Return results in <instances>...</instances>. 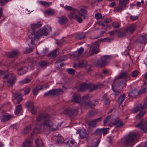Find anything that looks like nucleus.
<instances>
[{
    "instance_id": "72a5a7b5",
    "label": "nucleus",
    "mask_w": 147,
    "mask_h": 147,
    "mask_svg": "<svg viewBox=\"0 0 147 147\" xmlns=\"http://www.w3.org/2000/svg\"><path fill=\"white\" fill-rule=\"evenodd\" d=\"M35 142L36 147H43V144L41 140L37 139L35 140Z\"/></svg>"
},
{
    "instance_id": "0eeeda50",
    "label": "nucleus",
    "mask_w": 147,
    "mask_h": 147,
    "mask_svg": "<svg viewBox=\"0 0 147 147\" xmlns=\"http://www.w3.org/2000/svg\"><path fill=\"white\" fill-rule=\"evenodd\" d=\"M123 125V123L118 118L113 119L111 123H109V126L112 127L114 125L116 127H121Z\"/></svg>"
},
{
    "instance_id": "ea45409f",
    "label": "nucleus",
    "mask_w": 147,
    "mask_h": 147,
    "mask_svg": "<svg viewBox=\"0 0 147 147\" xmlns=\"http://www.w3.org/2000/svg\"><path fill=\"white\" fill-rule=\"evenodd\" d=\"M87 64V61L85 60L81 61L79 63L78 65L80 67L82 68L86 66Z\"/></svg>"
},
{
    "instance_id": "5fc2aeb1",
    "label": "nucleus",
    "mask_w": 147,
    "mask_h": 147,
    "mask_svg": "<svg viewBox=\"0 0 147 147\" xmlns=\"http://www.w3.org/2000/svg\"><path fill=\"white\" fill-rule=\"evenodd\" d=\"M92 66L90 65H86L85 67L86 69L88 72H89L91 71L92 70Z\"/></svg>"
},
{
    "instance_id": "774afa93",
    "label": "nucleus",
    "mask_w": 147,
    "mask_h": 147,
    "mask_svg": "<svg viewBox=\"0 0 147 147\" xmlns=\"http://www.w3.org/2000/svg\"><path fill=\"white\" fill-rule=\"evenodd\" d=\"M142 107L144 109L147 107V97L144 99V102L143 105H142Z\"/></svg>"
},
{
    "instance_id": "6e6552de",
    "label": "nucleus",
    "mask_w": 147,
    "mask_h": 147,
    "mask_svg": "<svg viewBox=\"0 0 147 147\" xmlns=\"http://www.w3.org/2000/svg\"><path fill=\"white\" fill-rule=\"evenodd\" d=\"M99 47L98 43L97 42H95L94 44L91 46L89 53L91 52V53L89 54L88 55H90L93 54L97 53L99 51V49H98Z\"/></svg>"
},
{
    "instance_id": "a18cd8bd",
    "label": "nucleus",
    "mask_w": 147,
    "mask_h": 147,
    "mask_svg": "<svg viewBox=\"0 0 147 147\" xmlns=\"http://www.w3.org/2000/svg\"><path fill=\"white\" fill-rule=\"evenodd\" d=\"M88 125L91 127H95L96 126V123L94 120L89 122Z\"/></svg>"
},
{
    "instance_id": "7c9ffc66",
    "label": "nucleus",
    "mask_w": 147,
    "mask_h": 147,
    "mask_svg": "<svg viewBox=\"0 0 147 147\" xmlns=\"http://www.w3.org/2000/svg\"><path fill=\"white\" fill-rule=\"evenodd\" d=\"M19 54V52L18 51H14L10 52L8 55V56L10 58H13L17 56Z\"/></svg>"
},
{
    "instance_id": "4468645a",
    "label": "nucleus",
    "mask_w": 147,
    "mask_h": 147,
    "mask_svg": "<svg viewBox=\"0 0 147 147\" xmlns=\"http://www.w3.org/2000/svg\"><path fill=\"white\" fill-rule=\"evenodd\" d=\"M13 94L15 99L17 100V104H19L23 100L22 94L21 93L17 92L13 93Z\"/></svg>"
},
{
    "instance_id": "f257e3e1",
    "label": "nucleus",
    "mask_w": 147,
    "mask_h": 147,
    "mask_svg": "<svg viewBox=\"0 0 147 147\" xmlns=\"http://www.w3.org/2000/svg\"><path fill=\"white\" fill-rule=\"evenodd\" d=\"M37 122L42 121L39 125L40 129L43 130L50 131H55L57 127L51 119L50 116L47 113H41L36 117Z\"/></svg>"
},
{
    "instance_id": "b1692460",
    "label": "nucleus",
    "mask_w": 147,
    "mask_h": 147,
    "mask_svg": "<svg viewBox=\"0 0 147 147\" xmlns=\"http://www.w3.org/2000/svg\"><path fill=\"white\" fill-rule=\"evenodd\" d=\"M67 20V18L65 16H63L59 18L58 22L60 25H62L65 24Z\"/></svg>"
},
{
    "instance_id": "4d7b16f0",
    "label": "nucleus",
    "mask_w": 147,
    "mask_h": 147,
    "mask_svg": "<svg viewBox=\"0 0 147 147\" xmlns=\"http://www.w3.org/2000/svg\"><path fill=\"white\" fill-rule=\"evenodd\" d=\"M112 25L113 27L116 28H119L120 26L119 24L117 22H113Z\"/></svg>"
},
{
    "instance_id": "6ab92c4d",
    "label": "nucleus",
    "mask_w": 147,
    "mask_h": 147,
    "mask_svg": "<svg viewBox=\"0 0 147 147\" xmlns=\"http://www.w3.org/2000/svg\"><path fill=\"white\" fill-rule=\"evenodd\" d=\"M92 86L91 88L89 90L90 92H92L98 89L101 88H102L103 85L101 84L94 85L92 83Z\"/></svg>"
},
{
    "instance_id": "864d4df0",
    "label": "nucleus",
    "mask_w": 147,
    "mask_h": 147,
    "mask_svg": "<svg viewBox=\"0 0 147 147\" xmlns=\"http://www.w3.org/2000/svg\"><path fill=\"white\" fill-rule=\"evenodd\" d=\"M33 49L32 48H26L25 49V51H24V53H29L32 52L33 51Z\"/></svg>"
},
{
    "instance_id": "79ce46f5",
    "label": "nucleus",
    "mask_w": 147,
    "mask_h": 147,
    "mask_svg": "<svg viewBox=\"0 0 147 147\" xmlns=\"http://www.w3.org/2000/svg\"><path fill=\"white\" fill-rule=\"evenodd\" d=\"M34 106L33 103L31 102L25 104V107L28 109L31 108Z\"/></svg>"
},
{
    "instance_id": "58836bf2",
    "label": "nucleus",
    "mask_w": 147,
    "mask_h": 147,
    "mask_svg": "<svg viewBox=\"0 0 147 147\" xmlns=\"http://www.w3.org/2000/svg\"><path fill=\"white\" fill-rule=\"evenodd\" d=\"M13 115H4L3 116V118L1 119L2 121H8L11 118L13 117Z\"/></svg>"
},
{
    "instance_id": "603ef678",
    "label": "nucleus",
    "mask_w": 147,
    "mask_h": 147,
    "mask_svg": "<svg viewBox=\"0 0 147 147\" xmlns=\"http://www.w3.org/2000/svg\"><path fill=\"white\" fill-rule=\"evenodd\" d=\"M123 9V6L121 5H120L119 4L118 7L115 8L114 11L116 12H121Z\"/></svg>"
},
{
    "instance_id": "f3484780",
    "label": "nucleus",
    "mask_w": 147,
    "mask_h": 147,
    "mask_svg": "<svg viewBox=\"0 0 147 147\" xmlns=\"http://www.w3.org/2000/svg\"><path fill=\"white\" fill-rule=\"evenodd\" d=\"M129 76V75L127 72L126 71L122 72L120 73L119 76L117 77V78L118 79H126Z\"/></svg>"
},
{
    "instance_id": "13d9d810",
    "label": "nucleus",
    "mask_w": 147,
    "mask_h": 147,
    "mask_svg": "<svg viewBox=\"0 0 147 147\" xmlns=\"http://www.w3.org/2000/svg\"><path fill=\"white\" fill-rule=\"evenodd\" d=\"M102 133L101 129H97L95 131L94 134L96 135H101Z\"/></svg>"
},
{
    "instance_id": "1a4fd4ad",
    "label": "nucleus",
    "mask_w": 147,
    "mask_h": 147,
    "mask_svg": "<svg viewBox=\"0 0 147 147\" xmlns=\"http://www.w3.org/2000/svg\"><path fill=\"white\" fill-rule=\"evenodd\" d=\"M65 114H67L70 117L76 116L78 114L77 110L70 108H68L64 111Z\"/></svg>"
},
{
    "instance_id": "2f4dec72",
    "label": "nucleus",
    "mask_w": 147,
    "mask_h": 147,
    "mask_svg": "<svg viewBox=\"0 0 147 147\" xmlns=\"http://www.w3.org/2000/svg\"><path fill=\"white\" fill-rule=\"evenodd\" d=\"M126 30V32H129L131 33H132L135 30V27L134 26L132 25L127 27Z\"/></svg>"
},
{
    "instance_id": "f704fd0d",
    "label": "nucleus",
    "mask_w": 147,
    "mask_h": 147,
    "mask_svg": "<svg viewBox=\"0 0 147 147\" xmlns=\"http://www.w3.org/2000/svg\"><path fill=\"white\" fill-rule=\"evenodd\" d=\"M26 72V71L24 70V68L23 67H21L18 69L17 73L19 75H23Z\"/></svg>"
},
{
    "instance_id": "37998d69",
    "label": "nucleus",
    "mask_w": 147,
    "mask_h": 147,
    "mask_svg": "<svg viewBox=\"0 0 147 147\" xmlns=\"http://www.w3.org/2000/svg\"><path fill=\"white\" fill-rule=\"evenodd\" d=\"M32 79V78H27L24 80L20 81V84H22L28 83L30 82Z\"/></svg>"
},
{
    "instance_id": "aec40b11",
    "label": "nucleus",
    "mask_w": 147,
    "mask_h": 147,
    "mask_svg": "<svg viewBox=\"0 0 147 147\" xmlns=\"http://www.w3.org/2000/svg\"><path fill=\"white\" fill-rule=\"evenodd\" d=\"M9 74L6 71L0 70V77L3 79H6L9 76Z\"/></svg>"
},
{
    "instance_id": "cd10ccee",
    "label": "nucleus",
    "mask_w": 147,
    "mask_h": 147,
    "mask_svg": "<svg viewBox=\"0 0 147 147\" xmlns=\"http://www.w3.org/2000/svg\"><path fill=\"white\" fill-rule=\"evenodd\" d=\"M42 88V85H38L35 88H34L32 91L34 95L36 96L37 94L39 91L41 90Z\"/></svg>"
},
{
    "instance_id": "5701e85b",
    "label": "nucleus",
    "mask_w": 147,
    "mask_h": 147,
    "mask_svg": "<svg viewBox=\"0 0 147 147\" xmlns=\"http://www.w3.org/2000/svg\"><path fill=\"white\" fill-rule=\"evenodd\" d=\"M84 49L83 47H81L77 51H76L74 53V56L75 57H79L81 56V55L84 53Z\"/></svg>"
},
{
    "instance_id": "e433bc0d",
    "label": "nucleus",
    "mask_w": 147,
    "mask_h": 147,
    "mask_svg": "<svg viewBox=\"0 0 147 147\" xmlns=\"http://www.w3.org/2000/svg\"><path fill=\"white\" fill-rule=\"evenodd\" d=\"M103 100L105 105H109L110 103L109 99L107 97V94H105L103 96Z\"/></svg>"
},
{
    "instance_id": "09e8293b",
    "label": "nucleus",
    "mask_w": 147,
    "mask_h": 147,
    "mask_svg": "<svg viewBox=\"0 0 147 147\" xmlns=\"http://www.w3.org/2000/svg\"><path fill=\"white\" fill-rule=\"evenodd\" d=\"M57 141L59 143H62L64 141V140L63 137L59 135L57 137Z\"/></svg>"
},
{
    "instance_id": "2eb2a0df",
    "label": "nucleus",
    "mask_w": 147,
    "mask_h": 147,
    "mask_svg": "<svg viewBox=\"0 0 147 147\" xmlns=\"http://www.w3.org/2000/svg\"><path fill=\"white\" fill-rule=\"evenodd\" d=\"M147 41V36L146 35H144L140 36L136 39L135 42L137 43H144Z\"/></svg>"
},
{
    "instance_id": "052dcab7",
    "label": "nucleus",
    "mask_w": 147,
    "mask_h": 147,
    "mask_svg": "<svg viewBox=\"0 0 147 147\" xmlns=\"http://www.w3.org/2000/svg\"><path fill=\"white\" fill-rule=\"evenodd\" d=\"M64 8L68 10L69 11H72L71 12H74V9H75L73 8L71 6H68L67 5H66L65 6Z\"/></svg>"
},
{
    "instance_id": "dca6fc26",
    "label": "nucleus",
    "mask_w": 147,
    "mask_h": 147,
    "mask_svg": "<svg viewBox=\"0 0 147 147\" xmlns=\"http://www.w3.org/2000/svg\"><path fill=\"white\" fill-rule=\"evenodd\" d=\"M59 54V52L57 49H55L48 54V57L51 59L54 58Z\"/></svg>"
},
{
    "instance_id": "9d476101",
    "label": "nucleus",
    "mask_w": 147,
    "mask_h": 147,
    "mask_svg": "<svg viewBox=\"0 0 147 147\" xmlns=\"http://www.w3.org/2000/svg\"><path fill=\"white\" fill-rule=\"evenodd\" d=\"M16 80V76L13 74H12L9 78L7 81V85L8 87H12L13 84L15 83Z\"/></svg>"
},
{
    "instance_id": "a19ab883",
    "label": "nucleus",
    "mask_w": 147,
    "mask_h": 147,
    "mask_svg": "<svg viewBox=\"0 0 147 147\" xmlns=\"http://www.w3.org/2000/svg\"><path fill=\"white\" fill-rule=\"evenodd\" d=\"M125 97V94H123L121 96H120L118 99V103L120 105L123 101Z\"/></svg>"
},
{
    "instance_id": "20e7f679",
    "label": "nucleus",
    "mask_w": 147,
    "mask_h": 147,
    "mask_svg": "<svg viewBox=\"0 0 147 147\" xmlns=\"http://www.w3.org/2000/svg\"><path fill=\"white\" fill-rule=\"evenodd\" d=\"M42 26V24L40 22H38L37 24H31L32 32L31 35L28 36L30 39H32L30 43L31 44L33 45L34 44V40L36 39V37L37 36H37V34L39 32L40 30L39 28Z\"/></svg>"
},
{
    "instance_id": "412c9836",
    "label": "nucleus",
    "mask_w": 147,
    "mask_h": 147,
    "mask_svg": "<svg viewBox=\"0 0 147 147\" xmlns=\"http://www.w3.org/2000/svg\"><path fill=\"white\" fill-rule=\"evenodd\" d=\"M9 74L6 71L0 70V77L3 79H6L9 76Z\"/></svg>"
},
{
    "instance_id": "49530a36",
    "label": "nucleus",
    "mask_w": 147,
    "mask_h": 147,
    "mask_svg": "<svg viewBox=\"0 0 147 147\" xmlns=\"http://www.w3.org/2000/svg\"><path fill=\"white\" fill-rule=\"evenodd\" d=\"M145 112H141L136 116V118L138 119L142 117L145 114Z\"/></svg>"
},
{
    "instance_id": "c85d7f7f",
    "label": "nucleus",
    "mask_w": 147,
    "mask_h": 147,
    "mask_svg": "<svg viewBox=\"0 0 147 147\" xmlns=\"http://www.w3.org/2000/svg\"><path fill=\"white\" fill-rule=\"evenodd\" d=\"M66 145L69 147H76V143L73 140L69 142L68 141L65 143Z\"/></svg>"
},
{
    "instance_id": "4be33fe9",
    "label": "nucleus",
    "mask_w": 147,
    "mask_h": 147,
    "mask_svg": "<svg viewBox=\"0 0 147 147\" xmlns=\"http://www.w3.org/2000/svg\"><path fill=\"white\" fill-rule=\"evenodd\" d=\"M32 140L30 139L26 140L23 143V147H30L32 143Z\"/></svg>"
},
{
    "instance_id": "69168bd1",
    "label": "nucleus",
    "mask_w": 147,
    "mask_h": 147,
    "mask_svg": "<svg viewBox=\"0 0 147 147\" xmlns=\"http://www.w3.org/2000/svg\"><path fill=\"white\" fill-rule=\"evenodd\" d=\"M68 73L71 75H74V70L72 69H68L67 70Z\"/></svg>"
},
{
    "instance_id": "c756f323",
    "label": "nucleus",
    "mask_w": 147,
    "mask_h": 147,
    "mask_svg": "<svg viewBox=\"0 0 147 147\" xmlns=\"http://www.w3.org/2000/svg\"><path fill=\"white\" fill-rule=\"evenodd\" d=\"M112 90L114 92V95L115 96H118L119 94L121 93V91L117 89L115 86L112 85Z\"/></svg>"
},
{
    "instance_id": "bf43d9fd",
    "label": "nucleus",
    "mask_w": 147,
    "mask_h": 147,
    "mask_svg": "<svg viewBox=\"0 0 147 147\" xmlns=\"http://www.w3.org/2000/svg\"><path fill=\"white\" fill-rule=\"evenodd\" d=\"M139 72L137 70H135L131 72V76L133 77H136L138 75Z\"/></svg>"
},
{
    "instance_id": "393cba45",
    "label": "nucleus",
    "mask_w": 147,
    "mask_h": 147,
    "mask_svg": "<svg viewBox=\"0 0 147 147\" xmlns=\"http://www.w3.org/2000/svg\"><path fill=\"white\" fill-rule=\"evenodd\" d=\"M72 101L75 102L76 103H78L80 102L81 98L80 96L76 94H74L72 96Z\"/></svg>"
},
{
    "instance_id": "e2e57ef3",
    "label": "nucleus",
    "mask_w": 147,
    "mask_h": 147,
    "mask_svg": "<svg viewBox=\"0 0 147 147\" xmlns=\"http://www.w3.org/2000/svg\"><path fill=\"white\" fill-rule=\"evenodd\" d=\"M127 32H126V30L123 32H119L118 36L120 37H122L124 36H125Z\"/></svg>"
},
{
    "instance_id": "473e14b6",
    "label": "nucleus",
    "mask_w": 147,
    "mask_h": 147,
    "mask_svg": "<svg viewBox=\"0 0 147 147\" xmlns=\"http://www.w3.org/2000/svg\"><path fill=\"white\" fill-rule=\"evenodd\" d=\"M31 128L32 127L31 125H30L24 128L23 132V134L24 135H25L28 134L31 129Z\"/></svg>"
},
{
    "instance_id": "0e129e2a",
    "label": "nucleus",
    "mask_w": 147,
    "mask_h": 147,
    "mask_svg": "<svg viewBox=\"0 0 147 147\" xmlns=\"http://www.w3.org/2000/svg\"><path fill=\"white\" fill-rule=\"evenodd\" d=\"M39 64L40 66L42 68L47 65V62L46 61H44L40 62Z\"/></svg>"
},
{
    "instance_id": "c03bdc74",
    "label": "nucleus",
    "mask_w": 147,
    "mask_h": 147,
    "mask_svg": "<svg viewBox=\"0 0 147 147\" xmlns=\"http://www.w3.org/2000/svg\"><path fill=\"white\" fill-rule=\"evenodd\" d=\"M98 42H104L105 41H107L109 42H110L111 41V39L109 37H107L104 39H100L98 40Z\"/></svg>"
},
{
    "instance_id": "680f3d73",
    "label": "nucleus",
    "mask_w": 147,
    "mask_h": 147,
    "mask_svg": "<svg viewBox=\"0 0 147 147\" xmlns=\"http://www.w3.org/2000/svg\"><path fill=\"white\" fill-rule=\"evenodd\" d=\"M111 119V116L107 117L104 119V125H105L106 123H107L108 121L110 120Z\"/></svg>"
},
{
    "instance_id": "8fccbe9b",
    "label": "nucleus",
    "mask_w": 147,
    "mask_h": 147,
    "mask_svg": "<svg viewBox=\"0 0 147 147\" xmlns=\"http://www.w3.org/2000/svg\"><path fill=\"white\" fill-rule=\"evenodd\" d=\"M86 36L84 33L77 34L76 37L80 39L86 38Z\"/></svg>"
},
{
    "instance_id": "f03ea898",
    "label": "nucleus",
    "mask_w": 147,
    "mask_h": 147,
    "mask_svg": "<svg viewBox=\"0 0 147 147\" xmlns=\"http://www.w3.org/2000/svg\"><path fill=\"white\" fill-rule=\"evenodd\" d=\"M74 12H71L68 14V18L70 20L75 19L79 23H81L82 21L81 17L86 15L87 11L83 7H79L77 9L74 10Z\"/></svg>"
},
{
    "instance_id": "a211bd4d",
    "label": "nucleus",
    "mask_w": 147,
    "mask_h": 147,
    "mask_svg": "<svg viewBox=\"0 0 147 147\" xmlns=\"http://www.w3.org/2000/svg\"><path fill=\"white\" fill-rule=\"evenodd\" d=\"M144 109L142 107V104H140L136 107L131 110V111L134 113H136L138 111L142 110Z\"/></svg>"
},
{
    "instance_id": "de8ad7c7",
    "label": "nucleus",
    "mask_w": 147,
    "mask_h": 147,
    "mask_svg": "<svg viewBox=\"0 0 147 147\" xmlns=\"http://www.w3.org/2000/svg\"><path fill=\"white\" fill-rule=\"evenodd\" d=\"M129 2V0H122L119 2V5H121L122 6H125L128 4Z\"/></svg>"
},
{
    "instance_id": "f8f14e48",
    "label": "nucleus",
    "mask_w": 147,
    "mask_h": 147,
    "mask_svg": "<svg viewBox=\"0 0 147 147\" xmlns=\"http://www.w3.org/2000/svg\"><path fill=\"white\" fill-rule=\"evenodd\" d=\"M92 83H83L80 86V90L81 91H85L88 89L89 90L91 88Z\"/></svg>"
},
{
    "instance_id": "7ed1b4c3",
    "label": "nucleus",
    "mask_w": 147,
    "mask_h": 147,
    "mask_svg": "<svg viewBox=\"0 0 147 147\" xmlns=\"http://www.w3.org/2000/svg\"><path fill=\"white\" fill-rule=\"evenodd\" d=\"M137 136L136 133H131L121 140V143L125 146H130V147H131L134 144V141Z\"/></svg>"
},
{
    "instance_id": "a878e982",
    "label": "nucleus",
    "mask_w": 147,
    "mask_h": 147,
    "mask_svg": "<svg viewBox=\"0 0 147 147\" xmlns=\"http://www.w3.org/2000/svg\"><path fill=\"white\" fill-rule=\"evenodd\" d=\"M135 127L137 128H140L144 132H147V127H145L142 122L136 125Z\"/></svg>"
},
{
    "instance_id": "9b49d317",
    "label": "nucleus",
    "mask_w": 147,
    "mask_h": 147,
    "mask_svg": "<svg viewBox=\"0 0 147 147\" xmlns=\"http://www.w3.org/2000/svg\"><path fill=\"white\" fill-rule=\"evenodd\" d=\"M62 92V91L61 89H53L45 93L44 96H53L58 95L59 94L60 92Z\"/></svg>"
},
{
    "instance_id": "bb28decb",
    "label": "nucleus",
    "mask_w": 147,
    "mask_h": 147,
    "mask_svg": "<svg viewBox=\"0 0 147 147\" xmlns=\"http://www.w3.org/2000/svg\"><path fill=\"white\" fill-rule=\"evenodd\" d=\"M139 94L138 91L136 88L133 89L128 94V96L129 97H135Z\"/></svg>"
},
{
    "instance_id": "c9c22d12",
    "label": "nucleus",
    "mask_w": 147,
    "mask_h": 147,
    "mask_svg": "<svg viewBox=\"0 0 147 147\" xmlns=\"http://www.w3.org/2000/svg\"><path fill=\"white\" fill-rule=\"evenodd\" d=\"M22 107L21 105L17 106L15 111V114L17 115L19 114L22 111Z\"/></svg>"
},
{
    "instance_id": "39448f33",
    "label": "nucleus",
    "mask_w": 147,
    "mask_h": 147,
    "mask_svg": "<svg viewBox=\"0 0 147 147\" xmlns=\"http://www.w3.org/2000/svg\"><path fill=\"white\" fill-rule=\"evenodd\" d=\"M111 55H105L102 57L96 62V64L98 67H104L109 64L110 60L111 58Z\"/></svg>"
},
{
    "instance_id": "3c124183",
    "label": "nucleus",
    "mask_w": 147,
    "mask_h": 147,
    "mask_svg": "<svg viewBox=\"0 0 147 147\" xmlns=\"http://www.w3.org/2000/svg\"><path fill=\"white\" fill-rule=\"evenodd\" d=\"M85 105L86 106H89L91 108L95 106V105L94 103H92L90 101H89L85 103Z\"/></svg>"
},
{
    "instance_id": "4c0bfd02",
    "label": "nucleus",
    "mask_w": 147,
    "mask_h": 147,
    "mask_svg": "<svg viewBox=\"0 0 147 147\" xmlns=\"http://www.w3.org/2000/svg\"><path fill=\"white\" fill-rule=\"evenodd\" d=\"M38 2L40 5L45 7H48L51 4V3L47 2L42 1H39Z\"/></svg>"
},
{
    "instance_id": "423d86ee",
    "label": "nucleus",
    "mask_w": 147,
    "mask_h": 147,
    "mask_svg": "<svg viewBox=\"0 0 147 147\" xmlns=\"http://www.w3.org/2000/svg\"><path fill=\"white\" fill-rule=\"evenodd\" d=\"M51 30V28L49 27L47 28L44 27L42 29L40 30L39 32L37 34V36H36V40L39 39L42 36H47Z\"/></svg>"
},
{
    "instance_id": "6e6d98bb",
    "label": "nucleus",
    "mask_w": 147,
    "mask_h": 147,
    "mask_svg": "<svg viewBox=\"0 0 147 147\" xmlns=\"http://www.w3.org/2000/svg\"><path fill=\"white\" fill-rule=\"evenodd\" d=\"M37 111V108H36L35 106L31 108V113L32 114H35L36 113Z\"/></svg>"
},
{
    "instance_id": "338daca9",
    "label": "nucleus",
    "mask_w": 147,
    "mask_h": 147,
    "mask_svg": "<svg viewBox=\"0 0 147 147\" xmlns=\"http://www.w3.org/2000/svg\"><path fill=\"white\" fill-rule=\"evenodd\" d=\"M102 15L100 13H97L95 14V17L97 20H99L102 18Z\"/></svg>"
},
{
    "instance_id": "ddd939ff",
    "label": "nucleus",
    "mask_w": 147,
    "mask_h": 147,
    "mask_svg": "<svg viewBox=\"0 0 147 147\" xmlns=\"http://www.w3.org/2000/svg\"><path fill=\"white\" fill-rule=\"evenodd\" d=\"M76 133L79 134L81 138H87L88 136V134L85 129H79L77 131Z\"/></svg>"
}]
</instances>
